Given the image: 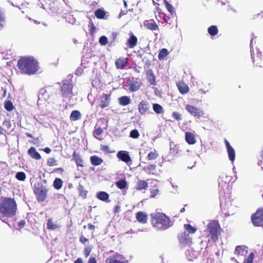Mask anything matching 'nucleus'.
Returning a JSON list of instances; mask_svg holds the SVG:
<instances>
[{"label":"nucleus","instance_id":"obj_1","mask_svg":"<svg viewBox=\"0 0 263 263\" xmlns=\"http://www.w3.org/2000/svg\"><path fill=\"white\" fill-rule=\"evenodd\" d=\"M150 216L152 226L157 230L164 231L173 226V221L163 213H152Z\"/></svg>","mask_w":263,"mask_h":263},{"label":"nucleus","instance_id":"obj_2","mask_svg":"<svg viewBox=\"0 0 263 263\" xmlns=\"http://www.w3.org/2000/svg\"><path fill=\"white\" fill-rule=\"evenodd\" d=\"M17 67L24 74H35L39 69V63L33 57H21L17 61Z\"/></svg>","mask_w":263,"mask_h":263},{"label":"nucleus","instance_id":"obj_3","mask_svg":"<svg viewBox=\"0 0 263 263\" xmlns=\"http://www.w3.org/2000/svg\"><path fill=\"white\" fill-rule=\"evenodd\" d=\"M16 204L14 199L5 197L0 202V214L7 217H11L15 215Z\"/></svg>","mask_w":263,"mask_h":263},{"label":"nucleus","instance_id":"obj_4","mask_svg":"<svg viewBox=\"0 0 263 263\" xmlns=\"http://www.w3.org/2000/svg\"><path fill=\"white\" fill-rule=\"evenodd\" d=\"M221 228L219 222L216 220L210 221L207 225L206 235L209 238L208 241H212L214 242L217 241L218 235L220 234Z\"/></svg>","mask_w":263,"mask_h":263},{"label":"nucleus","instance_id":"obj_5","mask_svg":"<svg viewBox=\"0 0 263 263\" xmlns=\"http://www.w3.org/2000/svg\"><path fill=\"white\" fill-rule=\"evenodd\" d=\"M33 192L37 201L43 202L47 197L48 189L42 183L39 182L34 184Z\"/></svg>","mask_w":263,"mask_h":263},{"label":"nucleus","instance_id":"obj_6","mask_svg":"<svg viewBox=\"0 0 263 263\" xmlns=\"http://www.w3.org/2000/svg\"><path fill=\"white\" fill-rule=\"evenodd\" d=\"M251 221L255 227L263 226V208H259L251 217Z\"/></svg>","mask_w":263,"mask_h":263},{"label":"nucleus","instance_id":"obj_7","mask_svg":"<svg viewBox=\"0 0 263 263\" xmlns=\"http://www.w3.org/2000/svg\"><path fill=\"white\" fill-rule=\"evenodd\" d=\"M73 85L67 80L62 82L60 88V91L63 97L68 98L72 94Z\"/></svg>","mask_w":263,"mask_h":263},{"label":"nucleus","instance_id":"obj_8","mask_svg":"<svg viewBox=\"0 0 263 263\" xmlns=\"http://www.w3.org/2000/svg\"><path fill=\"white\" fill-rule=\"evenodd\" d=\"M185 108L191 116L197 118H200L204 115V112L202 109L193 105L187 104Z\"/></svg>","mask_w":263,"mask_h":263},{"label":"nucleus","instance_id":"obj_9","mask_svg":"<svg viewBox=\"0 0 263 263\" xmlns=\"http://www.w3.org/2000/svg\"><path fill=\"white\" fill-rule=\"evenodd\" d=\"M177 237L179 243L182 246L189 245L192 242V238L190 237L189 233L186 232L179 233Z\"/></svg>","mask_w":263,"mask_h":263},{"label":"nucleus","instance_id":"obj_10","mask_svg":"<svg viewBox=\"0 0 263 263\" xmlns=\"http://www.w3.org/2000/svg\"><path fill=\"white\" fill-rule=\"evenodd\" d=\"M138 109L141 115L149 113L151 109L149 103L146 100H142L138 105Z\"/></svg>","mask_w":263,"mask_h":263},{"label":"nucleus","instance_id":"obj_11","mask_svg":"<svg viewBox=\"0 0 263 263\" xmlns=\"http://www.w3.org/2000/svg\"><path fill=\"white\" fill-rule=\"evenodd\" d=\"M251 58L254 66L262 67V54L260 51L256 50L251 52Z\"/></svg>","mask_w":263,"mask_h":263},{"label":"nucleus","instance_id":"obj_12","mask_svg":"<svg viewBox=\"0 0 263 263\" xmlns=\"http://www.w3.org/2000/svg\"><path fill=\"white\" fill-rule=\"evenodd\" d=\"M110 102V95L103 93L99 98V106L102 108L107 107Z\"/></svg>","mask_w":263,"mask_h":263},{"label":"nucleus","instance_id":"obj_13","mask_svg":"<svg viewBox=\"0 0 263 263\" xmlns=\"http://www.w3.org/2000/svg\"><path fill=\"white\" fill-rule=\"evenodd\" d=\"M129 37L126 42V45L129 48H134L138 43V39L132 32L129 33Z\"/></svg>","mask_w":263,"mask_h":263},{"label":"nucleus","instance_id":"obj_14","mask_svg":"<svg viewBox=\"0 0 263 263\" xmlns=\"http://www.w3.org/2000/svg\"><path fill=\"white\" fill-rule=\"evenodd\" d=\"M145 73L148 83L153 86L156 85V77L153 71L151 69H148L145 70Z\"/></svg>","mask_w":263,"mask_h":263},{"label":"nucleus","instance_id":"obj_15","mask_svg":"<svg viewBox=\"0 0 263 263\" xmlns=\"http://www.w3.org/2000/svg\"><path fill=\"white\" fill-rule=\"evenodd\" d=\"M224 143L227 148L228 156L230 160L233 162L235 158V152L234 148L230 145L229 142L225 139Z\"/></svg>","mask_w":263,"mask_h":263},{"label":"nucleus","instance_id":"obj_16","mask_svg":"<svg viewBox=\"0 0 263 263\" xmlns=\"http://www.w3.org/2000/svg\"><path fill=\"white\" fill-rule=\"evenodd\" d=\"M128 58L121 57L117 59L115 65L117 69H123L128 64Z\"/></svg>","mask_w":263,"mask_h":263},{"label":"nucleus","instance_id":"obj_17","mask_svg":"<svg viewBox=\"0 0 263 263\" xmlns=\"http://www.w3.org/2000/svg\"><path fill=\"white\" fill-rule=\"evenodd\" d=\"M117 157L122 161L128 163L131 161V158L126 151H121L117 154Z\"/></svg>","mask_w":263,"mask_h":263},{"label":"nucleus","instance_id":"obj_18","mask_svg":"<svg viewBox=\"0 0 263 263\" xmlns=\"http://www.w3.org/2000/svg\"><path fill=\"white\" fill-rule=\"evenodd\" d=\"M136 218L141 223H146L147 221V215L142 211H139L136 214Z\"/></svg>","mask_w":263,"mask_h":263},{"label":"nucleus","instance_id":"obj_19","mask_svg":"<svg viewBox=\"0 0 263 263\" xmlns=\"http://www.w3.org/2000/svg\"><path fill=\"white\" fill-rule=\"evenodd\" d=\"M72 159L74 160L78 167H84V161L79 153L74 151L72 154Z\"/></svg>","mask_w":263,"mask_h":263},{"label":"nucleus","instance_id":"obj_20","mask_svg":"<svg viewBox=\"0 0 263 263\" xmlns=\"http://www.w3.org/2000/svg\"><path fill=\"white\" fill-rule=\"evenodd\" d=\"M177 86L179 92L182 95L187 93L189 91V87L186 84L183 82L180 81L177 83Z\"/></svg>","mask_w":263,"mask_h":263},{"label":"nucleus","instance_id":"obj_21","mask_svg":"<svg viewBox=\"0 0 263 263\" xmlns=\"http://www.w3.org/2000/svg\"><path fill=\"white\" fill-rule=\"evenodd\" d=\"M145 27L151 30L154 31L158 29V26L153 20L145 21L144 22Z\"/></svg>","mask_w":263,"mask_h":263},{"label":"nucleus","instance_id":"obj_22","mask_svg":"<svg viewBox=\"0 0 263 263\" xmlns=\"http://www.w3.org/2000/svg\"><path fill=\"white\" fill-rule=\"evenodd\" d=\"M28 154L33 159L40 160L41 159L40 154L37 152L35 148L34 147H31L28 149L27 151Z\"/></svg>","mask_w":263,"mask_h":263},{"label":"nucleus","instance_id":"obj_23","mask_svg":"<svg viewBox=\"0 0 263 263\" xmlns=\"http://www.w3.org/2000/svg\"><path fill=\"white\" fill-rule=\"evenodd\" d=\"M156 165L153 164H151L147 165L145 168V171L149 175H152L154 176H158L160 175V173H158L156 172Z\"/></svg>","mask_w":263,"mask_h":263},{"label":"nucleus","instance_id":"obj_24","mask_svg":"<svg viewBox=\"0 0 263 263\" xmlns=\"http://www.w3.org/2000/svg\"><path fill=\"white\" fill-rule=\"evenodd\" d=\"M185 139L186 142L190 145L195 144L196 140L195 135L191 132H186L185 134Z\"/></svg>","mask_w":263,"mask_h":263},{"label":"nucleus","instance_id":"obj_25","mask_svg":"<svg viewBox=\"0 0 263 263\" xmlns=\"http://www.w3.org/2000/svg\"><path fill=\"white\" fill-rule=\"evenodd\" d=\"M122 257V255L116 253V255L107 258L106 259L105 262H106V263H127V262H125L124 261H120L117 259V258Z\"/></svg>","mask_w":263,"mask_h":263},{"label":"nucleus","instance_id":"obj_26","mask_svg":"<svg viewBox=\"0 0 263 263\" xmlns=\"http://www.w3.org/2000/svg\"><path fill=\"white\" fill-rule=\"evenodd\" d=\"M148 187V183L143 180H139L135 186V189L137 191H141L142 190H145Z\"/></svg>","mask_w":263,"mask_h":263},{"label":"nucleus","instance_id":"obj_27","mask_svg":"<svg viewBox=\"0 0 263 263\" xmlns=\"http://www.w3.org/2000/svg\"><path fill=\"white\" fill-rule=\"evenodd\" d=\"M90 160L91 164L94 166L100 165L103 162V159L97 155L91 156L90 158Z\"/></svg>","mask_w":263,"mask_h":263},{"label":"nucleus","instance_id":"obj_28","mask_svg":"<svg viewBox=\"0 0 263 263\" xmlns=\"http://www.w3.org/2000/svg\"><path fill=\"white\" fill-rule=\"evenodd\" d=\"M109 195V194L104 191H100L97 194V198L103 201L108 202Z\"/></svg>","mask_w":263,"mask_h":263},{"label":"nucleus","instance_id":"obj_29","mask_svg":"<svg viewBox=\"0 0 263 263\" xmlns=\"http://www.w3.org/2000/svg\"><path fill=\"white\" fill-rule=\"evenodd\" d=\"M103 132V129L100 126H98L97 124H96L95 126V129L93 132V136L96 139L99 140H101L102 138L99 137V136H101Z\"/></svg>","mask_w":263,"mask_h":263},{"label":"nucleus","instance_id":"obj_30","mask_svg":"<svg viewBox=\"0 0 263 263\" xmlns=\"http://www.w3.org/2000/svg\"><path fill=\"white\" fill-rule=\"evenodd\" d=\"M81 118V114L79 110H74L72 111L70 115L71 121H75Z\"/></svg>","mask_w":263,"mask_h":263},{"label":"nucleus","instance_id":"obj_31","mask_svg":"<svg viewBox=\"0 0 263 263\" xmlns=\"http://www.w3.org/2000/svg\"><path fill=\"white\" fill-rule=\"evenodd\" d=\"M119 103L121 105L126 106L130 104V99L127 96H122L119 98Z\"/></svg>","mask_w":263,"mask_h":263},{"label":"nucleus","instance_id":"obj_32","mask_svg":"<svg viewBox=\"0 0 263 263\" xmlns=\"http://www.w3.org/2000/svg\"><path fill=\"white\" fill-rule=\"evenodd\" d=\"M63 181H62V180L60 178H56L54 181H53V187H54V189H55L56 190H60L62 188V186H63Z\"/></svg>","mask_w":263,"mask_h":263},{"label":"nucleus","instance_id":"obj_33","mask_svg":"<svg viewBox=\"0 0 263 263\" xmlns=\"http://www.w3.org/2000/svg\"><path fill=\"white\" fill-rule=\"evenodd\" d=\"M153 108L154 111L157 114H163L164 113V109L162 106L159 104H153Z\"/></svg>","mask_w":263,"mask_h":263},{"label":"nucleus","instance_id":"obj_34","mask_svg":"<svg viewBox=\"0 0 263 263\" xmlns=\"http://www.w3.org/2000/svg\"><path fill=\"white\" fill-rule=\"evenodd\" d=\"M60 228L59 225L54 224L51 218H49L47 222V229L48 230H55Z\"/></svg>","mask_w":263,"mask_h":263},{"label":"nucleus","instance_id":"obj_35","mask_svg":"<svg viewBox=\"0 0 263 263\" xmlns=\"http://www.w3.org/2000/svg\"><path fill=\"white\" fill-rule=\"evenodd\" d=\"M116 184L117 187L121 190L124 189L127 185V182L124 179L119 180L116 182Z\"/></svg>","mask_w":263,"mask_h":263},{"label":"nucleus","instance_id":"obj_36","mask_svg":"<svg viewBox=\"0 0 263 263\" xmlns=\"http://www.w3.org/2000/svg\"><path fill=\"white\" fill-rule=\"evenodd\" d=\"M95 16L99 19H103L105 17L106 13L104 10L102 9H98L95 12Z\"/></svg>","mask_w":263,"mask_h":263},{"label":"nucleus","instance_id":"obj_37","mask_svg":"<svg viewBox=\"0 0 263 263\" xmlns=\"http://www.w3.org/2000/svg\"><path fill=\"white\" fill-rule=\"evenodd\" d=\"M78 190L79 191V196H81L83 198H86L87 194L88 192L85 190L84 186L80 184L78 187Z\"/></svg>","mask_w":263,"mask_h":263},{"label":"nucleus","instance_id":"obj_38","mask_svg":"<svg viewBox=\"0 0 263 263\" xmlns=\"http://www.w3.org/2000/svg\"><path fill=\"white\" fill-rule=\"evenodd\" d=\"M169 54L168 50L166 48L161 49L158 54V59L160 60H163Z\"/></svg>","mask_w":263,"mask_h":263},{"label":"nucleus","instance_id":"obj_39","mask_svg":"<svg viewBox=\"0 0 263 263\" xmlns=\"http://www.w3.org/2000/svg\"><path fill=\"white\" fill-rule=\"evenodd\" d=\"M208 31L211 36H215L218 34V30L217 26L212 25L208 28Z\"/></svg>","mask_w":263,"mask_h":263},{"label":"nucleus","instance_id":"obj_40","mask_svg":"<svg viewBox=\"0 0 263 263\" xmlns=\"http://www.w3.org/2000/svg\"><path fill=\"white\" fill-rule=\"evenodd\" d=\"M158 156L159 155L155 149H154V151H151L148 153L147 156V159L148 160H155L158 158Z\"/></svg>","mask_w":263,"mask_h":263},{"label":"nucleus","instance_id":"obj_41","mask_svg":"<svg viewBox=\"0 0 263 263\" xmlns=\"http://www.w3.org/2000/svg\"><path fill=\"white\" fill-rule=\"evenodd\" d=\"M184 228L190 234H194L197 231V229L196 228H195V227H193L190 224H184Z\"/></svg>","mask_w":263,"mask_h":263},{"label":"nucleus","instance_id":"obj_42","mask_svg":"<svg viewBox=\"0 0 263 263\" xmlns=\"http://www.w3.org/2000/svg\"><path fill=\"white\" fill-rule=\"evenodd\" d=\"M140 87V84L138 82H135L130 84L129 90L132 92L138 90Z\"/></svg>","mask_w":263,"mask_h":263},{"label":"nucleus","instance_id":"obj_43","mask_svg":"<svg viewBox=\"0 0 263 263\" xmlns=\"http://www.w3.org/2000/svg\"><path fill=\"white\" fill-rule=\"evenodd\" d=\"M5 108L8 111H11L14 109V106L11 101H6L4 104Z\"/></svg>","mask_w":263,"mask_h":263},{"label":"nucleus","instance_id":"obj_44","mask_svg":"<svg viewBox=\"0 0 263 263\" xmlns=\"http://www.w3.org/2000/svg\"><path fill=\"white\" fill-rule=\"evenodd\" d=\"M245 250L241 246H237L235 248L234 254L237 256L243 255Z\"/></svg>","mask_w":263,"mask_h":263},{"label":"nucleus","instance_id":"obj_45","mask_svg":"<svg viewBox=\"0 0 263 263\" xmlns=\"http://www.w3.org/2000/svg\"><path fill=\"white\" fill-rule=\"evenodd\" d=\"M15 178L20 181H23L26 178V175L25 173L23 172H20L16 173L15 175Z\"/></svg>","mask_w":263,"mask_h":263},{"label":"nucleus","instance_id":"obj_46","mask_svg":"<svg viewBox=\"0 0 263 263\" xmlns=\"http://www.w3.org/2000/svg\"><path fill=\"white\" fill-rule=\"evenodd\" d=\"M254 258V254L251 252L249 255L245 258L243 263H253Z\"/></svg>","mask_w":263,"mask_h":263},{"label":"nucleus","instance_id":"obj_47","mask_svg":"<svg viewBox=\"0 0 263 263\" xmlns=\"http://www.w3.org/2000/svg\"><path fill=\"white\" fill-rule=\"evenodd\" d=\"M164 3L168 11L172 14L174 12L173 7L166 0H163Z\"/></svg>","mask_w":263,"mask_h":263},{"label":"nucleus","instance_id":"obj_48","mask_svg":"<svg viewBox=\"0 0 263 263\" xmlns=\"http://www.w3.org/2000/svg\"><path fill=\"white\" fill-rule=\"evenodd\" d=\"M140 136L138 130L136 129L130 131L129 136L133 139H137Z\"/></svg>","mask_w":263,"mask_h":263},{"label":"nucleus","instance_id":"obj_49","mask_svg":"<svg viewBox=\"0 0 263 263\" xmlns=\"http://www.w3.org/2000/svg\"><path fill=\"white\" fill-rule=\"evenodd\" d=\"M47 164L49 166H53L57 165V160L53 158H50L48 159Z\"/></svg>","mask_w":263,"mask_h":263},{"label":"nucleus","instance_id":"obj_50","mask_svg":"<svg viewBox=\"0 0 263 263\" xmlns=\"http://www.w3.org/2000/svg\"><path fill=\"white\" fill-rule=\"evenodd\" d=\"M92 251V247L91 246H87L84 248V255L85 257H87L90 254Z\"/></svg>","mask_w":263,"mask_h":263},{"label":"nucleus","instance_id":"obj_51","mask_svg":"<svg viewBox=\"0 0 263 263\" xmlns=\"http://www.w3.org/2000/svg\"><path fill=\"white\" fill-rule=\"evenodd\" d=\"M99 43L102 45H106L108 43L107 38L105 36H102L99 39Z\"/></svg>","mask_w":263,"mask_h":263},{"label":"nucleus","instance_id":"obj_52","mask_svg":"<svg viewBox=\"0 0 263 263\" xmlns=\"http://www.w3.org/2000/svg\"><path fill=\"white\" fill-rule=\"evenodd\" d=\"M172 117L178 121H181L182 120V118L180 114L176 111H174L172 113Z\"/></svg>","mask_w":263,"mask_h":263},{"label":"nucleus","instance_id":"obj_53","mask_svg":"<svg viewBox=\"0 0 263 263\" xmlns=\"http://www.w3.org/2000/svg\"><path fill=\"white\" fill-rule=\"evenodd\" d=\"M4 126L6 127L7 129H10L11 126V122L9 120L6 119L3 123Z\"/></svg>","mask_w":263,"mask_h":263},{"label":"nucleus","instance_id":"obj_54","mask_svg":"<svg viewBox=\"0 0 263 263\" xmlns=\"http://www.w3.org/2000/svg\"><path fill=\"white\" fill-rule=\"evenodd\" d=\"M101 150L103 152H106L107 153H110L111 152L110 151V148L108 145H101Z\"/></svg>","mask_w":263,"mask_h":263},{"label":"nucleus","instance_id":"obj_55","mask_svg":"<svg viewBox=\"0 0 263 263\" xmlns=\"http://www.w3.org/2000/svg\"><path fill=\"white\" fill-rule=\"evenodd\" d=\"M159 190L158 189H155L151 191V197L154 198L156 195H157L159 194Z\"/></svg>","mask_w":263,"mask_h":263},{"label":"nucleus","instance_id":"obj_56","mask_svg":"<svg viewBox=\"0 0 263 263\" xmlns=\"http://www.w3.org/2000/svg\"><path fill=\"white\" fill-rule=\"evenodd\" d=\"M111 42L112 43L115 42L117 40V33L115 32H112L111 34Z\"/></svg>","mask_w":263,"mask_h":263},{"label":"nucleus","instance_id":"obj_57","mask_svg":"<svg viewBox=\"0 0 263 263\" xmlns=\"http://www.w3.org/2000/svg\"><path fill=\"white\" fill-rule=\"evenodd\" d=\"M87 263H97V261L95 257L91 256L89 258Z\"/></svg>","mask_w":263,"mask_h":263},{"label":"nucleus","instance_id":"obj_58","mask_svg":"<svg viewBox=\"0 0 263 263\" xmlns=\"http://www.w3.org/2000/svg\"><path fill=\"white\" fill-rule=\"evenodd\" d=\"M88 240V239L84 236H81L80 237V241L83 244H85Z\"/></svg>","mask_w":263,"mask_h":263},{"label":"nucleus","instance_id":"obj_59","mask_svg":"<svg viewBox=\"0 0 263 263\" xmlns=\"http://www.w3.org/2000/svg\"><path fill=\"white\" fill-rule=\"evenodd\" d=\"M64 172V170L62 167H59L55 168L53 171L52 173H59L60 174H62Z\"/></svg>","mask_w":263,"mask_h":263},{"label":"nucleus","instance_id":"obj_60","mask_svg":"<svg viewBox=\"0 0 263 263\" xmlns=\"http://www.w3.org/2000/svg\"><path fill=\"white\" fill-rule=\"evenodd\" d=\"M25 224H26V222H25V220H21L18 223V226L20 228H23L24 227Z\"/></svg>","mask_w":263,"mask_h":263},{"label":"nucleus","instance_id":"obj_61","mask_svg":"<svg viewBox=\"0 0 263 263\" xmlns=\"http://www.w3.org/2000/svg\"><path fill=\"white\" fill-rule=\"evenodd\" d=\"M120 208H121L120 205H116L114 208V213L116 214V213H118L119 212H120Z\"/></svg>","mask_w":263,"mask_h":263},{"label":"nucleus","instance_id":"obj_62","mask_svg":"<svg viewBox=\"0 0 263 263\" xmlns=\"http://www.w3.org/2000/svg\"><path fill=\"white\" fill-rule=\"evenodd\" d=\"M95 226L91 223H89L88 224V228L89 230L91 231H94L95 229Z\"/></svg>","mask_w":263,"mask_h":263},{"label":"nucleus","instance_id":"obj_63","mask_svg":"<svg viewBox=\"0 0 263 263\" xmlns=\"http://www.w3.org/2000/svg\"><path fill=\"white\" fill-rule=\"evenodd\" d=\"M42 150L47 154H49L51 152V149L49 147H45Z\"/></svg>","mask_w":263,"mask_h":263},{"label":"nucleus","instance_id":"obj_64","mask_svg":"<svg viewBox=\"0 0 263 263\" xmlns=\"http://www.w3.org/2000/svg\"><path fill=\"white\" fill-rule=\"evenodd\" d=\"M74 263H83V260L81 258L79 257L74 261Z\"/></svg>","mask_w":263,"mask_h":263}]
</instances>
